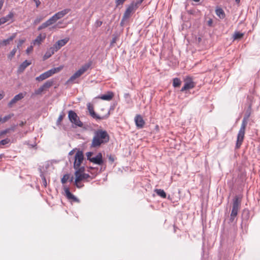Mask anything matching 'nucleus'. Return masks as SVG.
Instances as JSON below:
<instances>
[{"instance_id": "f03ea898", "label": "nucleus", "mask_w": 260, "mask_h": 260, "mask_svg": "<svg viewBox=\"0 0 260 260\" xmlns=\"http://www.w3.org/2000/svg\"><path fill=\"white\" fill-rule=\"evenodd\" d=\"M70 11V9H66L61 11H59L54 15H53L51 17H50L48 20H47L45 22L43 23L38 28V30H42L44 29L48 26L51 25L55 23L58 20L63 18L66 14H67Z\"/></svg>"}, {"instance_id": "c03bdc74", "label": "nucleus", "mask_w": 260, "mask_h": 260, "mask_svg": "<svg viewBox=\"0 0 260 260\" xmlns=\"http://www.w3.org/2000/svg\"><path fill=\"white\" fill-rule=\"evenodd\" d=\"M103 22L100 20H97L95 23V25L96 27H99L102 25Z\"/></svg>"}, {"instance_id": "5701e85b", "label": "nucleus", "mask_w": 260, "mask_h": 260, "mask_svg": "<svg viewBox=\"0 0 260 260\" xmlns=\"http://www.w3.org/2000/svg\"><path fill=\"white\" fill-rule=\"evenodd\" d=\"M114 96V94L112 92H108L106 94H104L100 96L99 98L106 101H110Z\"/></svg>"}, {"instance_id": "c85d7f7f", "label": "nucleus", "mask_w": 260, "mask_h": 260, "mask_svg": "<svg viewBox=\"0 0 260 260\" xmlns=\"http://www.w3.org/2000/svg\"><path fill=\"white\" fill-rule=\"evenodd\" d=\"M243 36V33H241L240 32H235L233 36V38L234 40H238L242 38Z\"/></svg>"}, {"instance_id": "58836bf2", "label": "nucleus", "mask_w": 260, "mask_h": 260, "mask_svg": "<svg viewBox=\"0 0 260 260\" xmlns=\"http://www.w3.org/2000/svg\"><path fill=\"white\" fill-rule=\"evenodd\" d=\"M11 128H7L1 132V134L3 136L11 132Z\"/></svg>"}, {"instance_id": "79ce46f5", "label": "nucleus", "mask_w": 260, "mask_h": 260, "mask_svg": "<svg viewBox=\"0 0 260 260\" xmlns=\"http://www.w3.org/2000/svg\"><path fill=\"white\" fill-rule=\"evenodd\" d=\"M92 155V153L91 152H88L86 153V156H87V159L89 160L90 161V160H91V158H92V157H91Z\"/></svg>"}, {"instance_id": "412c9836", "label": "nucleus", "mask_w": 260, "mask_h": 260, "mask_svg": "<svg viewBox=\"0 0 260 260\" xmlns=\"http://www.w3.org/2000/svg\"><path fill=\"white\" fill-rule=\"evenodd\" d=\"M51 77V75L49 72V71L41 74L39 76L36 77V80L38 81H42L49 77Z\"/></svg>"}, {"instance_id": "9b49d317", "label": "nucleus", "mask_w": 260, "mask_h": 260, "mask_svg": "<svg viewBox=\"0 0 260 260\" xmlns=\"http://www.w3.org/2000/svg\"><path fill=\"white\" fill-rule=\"evenodd\" d=\"M138 7V4H136L134 2L132 3L126 9L123 16L122 20H124L128 18L131 14L134 12Z\"/></svg>"}, {"instance_id": "4468645a", "label": "nucleus", "mask_w": 260, "mask_h": 260, "mask_svg": "<svg viewBox=\"0 0 260 260\" xmlns=\"http://www.w3.org/2000/svg\"><path fill=\"white\" fill-rule=\"evenodd\" d=\"M135 121L137 127L139 128H143L145 124V121L140 115H137L135 116Z\"/></svg>"}, {"instance_id": "864d4df0", "label": "nucleus", "mask_w": 260, "mask_h": 260, "mask_svg": "<svg viewBox=\"0 0 260 260\" xmlns=\"http://www.w3.org/2000/svg\"><path fill=\"white\" fill-rule=\"evenodd\" d=\"M60 24H61V22H58L57 23V24L56 25H54V26H53L52 28H55L58 25Z\"/></svg>"}, {"instance_id": "603ef678", "label": "nucleus", "mask_w": 260, "mask_h": 260, "mask_svg": "<svg viewBox=\"0 0 260 260\" xmlns=\"http://www.w3.org/2000/svg\"><path fill=\"white\" fill-rule=\"evenodd\" d=\"M212 24V19H210L208 21V25L209 26H211Z\"/></svg>"}, {"instance_id": "49530a36", "label": "nucleus", "mask_w": 260, "mask_h": 260, "mask_svg": "<svg viewBox=\"0 0 260 260\" xmlns=\"http://www.w3.org/2000/svg\"><path fill=\"white\" fill-rule=\"evenodd\" d=\"M25 41V39L20 40L17 45V47L19 48V47H20L24 43Z\"/></svg>"}, {"instance_id": "e433bc0d", "label": "nucleus", "mask_w": 260, "mask_h": 260, "mask_svg": "<svg viewBox=\"0 0 260 260\" xmlns=\"http://www.w3.org/2000/svg\"><path fill=\"white\" fill-rule=\"evenodd\" d=\"M44 19L43 17H37L35 20H34V24H38L39 23H40L41 21H42L43 20V19Z\"/></svg>"}, {"instance_id": "8fccbe9b", "label": "nucleus", "mask_w": 260, "mask_h": 260, "mask_svg": "<svg viewBox=\"0 0 260 260\" xmlns=\"http://www.w3.org/2000/svg\"><path fill=\"white\" fill-rule=\"evenodd\" d=\"M4 3V0H0V10L2 9Z\"/></svg>"}, {"instance_id": "052dcab7", "label": "nucleus", "mask_w": 260, "mask_h": 260, "mask_svg": "<svg viewBox=\"0 0 260 260\" xmlns=\"http://www.w3.org/2000/svg\"><path fill=\"white\" fill-rule=\"evenodd\" d=\"M44 184H45V186H46L47 182H46V180L45 179H44Z\"/></svg>"}, {"instance_id": "423d86ee", "label": "nucleus", "mask_w": 260, "mask_h": 260, "mask_svg": "<svg viewBox=\"0 0 260 260\" xmlns=\"http://www.w3.org/2000/svg\"><path fill=\"white\" fill-rule=\"evenodd\" d=\"M87 106L88 110L91 116L96 120H102L107 119L110 115V112L107 111H106L105 113L96 114L94 111V107L93 105L91 104V103H88Z\"/></svg>"}, {"instance_id": "6e6d98bb", "label": "nucleus", "mask_w": 260, "mask_h": 260, "mask_svg": "<svg viewBox=\"0 0 260 260\" xmlns=\"http://www.w3.org/2000/svg\"><path fill=\"white\" fill-rule=\"evenodd\" d=\"M4 98V94L3 93H0V100H2Z\"/></svg>"}, {"instance_id": "20e7f679", "label": "nucleus", "mask_w": 260, "mask_h": 260, "mask_svg": "<svg viewBox=\"0 0 260 260\" xmlns=\"http://www.w3.org/2000/svg\"><path fill=\"white\" fill-rule=\"evenodd\" d=\"M91 65V62L86 63L82 66L77 71H76L68 80V83H78V79L87 72Z\"/></svg>"}, {"instance_id": "b1692460", "label": "nucleus", "mask_w": 260, "mask_h": 260, "mask_svg": "<svg viewBox=\"0 0 260 260\" xmlns=\"http://www.w3.org/2000/svg\"><path fill=\"white\" fill-rule=\"evenodd\" d=\"M31 64V62L28 61L27 60H25L23 61L19 67L18 72H22L26 68H27L28 66Z\"/></svg>"}, {"instance_id": "c9c22d12", "label": "nucleus", "mask_w": 260, "mask_h": 260, "mask_svg": "<svg viewBox=\"0 0 260 260\" xmlns=\"http://www.w3.org/2000/svg\"><path fill=\"white\" fill-rule=\"evenodd\" d=\"M44 90H45V89L43 87V86H41L39 88H38L37 90L35 91V94H41Z\"/></svg>"}, {"instance_id": "7ed1b4c3", "label": "nucleus", "mask_w": 260, "mask_h": 260, "mask_svg": "<svg viewBox=\"0 0 260 260\" xmlns=\"http://www.w3.org/2000/svg\"><path fill=\"white\" fill-rule=\"evenodd\" d=\"M249 109L250 108L249 107ZM250 109L248 110L247 112L246 115L243 118V119L242 120V122L241 125V127L240 128V130L238 132V136H237V143H236V148H239L242 145L244 138V135L245 133V128L246 127V125L247 124V120L249 118V117L250 116Z\"/></svg>"}, {"instance_id": "cd10ccee", "label": "nucleus", "mask_w": 260, "mask_h": 260, "mask_svg": "<svg viewBox=\"0 0 260 260\" xmlns=\"http://www.w3.org/2000/svg\"><path fill=\"white\" fill-rule=\"evenodd\" d=\"M181 84L180 79L175 78L173 79V85L174 87H179Z\"/></svg>"}, {"instance_id": "ddd939ff", "label": "nucleus", "mask_w": 260, "mask_h": 260, "mask_svg": "<svg viewBox=\"0 0 260 260\" xmlns=\"http://www.w3.org/2000/svg\"><path fill=\"white\" fill-rule=\"evenodd\" d=\"M69 38H66L63 39L58 40L53 45L52 48L57 52L62 47L64 46L69 42Z\"/></svg>"}, {"instance_id": "5fc2aeb1", "label": "nucleus", "mask_w": 260, "mask_h": 260, "mask_svg": "<svg viewBox=\"0 0 260 260\" xmlns=\"http://www.w3.org/2000/svg\"><path fill=\"white\" fill-rule=\"evenodd\" d=\"M25 123V122H23L22 121L20 124H19V125L21 126H22L23 125H24V124Z\"/></svg>"}, {"instance_id": "1a4fd4ad", "label": "nucleus", "mask_w": 260, "mask_h": 260, "mask_svg": "<svg viewBox=\"0 0 260 260\" xmlns=\"http://www.w3.org/2000/svg\"><path fill=\"white\" fill-rule=\"evenodd\" d=\"M84 167H81L80 169L76 170L75 172L76 177L75 182L83 181L90 177V176L88 174L84 173Z\"/></svg>"}, {"instance_id": "a19ab883", "label": "nucleus", "mask_w": 260, "mask_h": 260, "mask_svg": "<svg viewBox=\"0 0 260 260\" xmlns=\"http://www.w3.org/2000/svg\"><path fill=\"white\" fill-rule=\"evenodd\" d=\"M81 181H78V182H75V185L78 187V188H81L83 186V184L82 183H81Z\"/></svg>"}, {"instance_id": "a18cd8bd", "label": "nucleus", "mask_w": 260, "mask_h": 260, "mask_svg": "<svg viewBox=\"0 0 260 260\" xmlns=\"http://www.w3.org/2000/svg\"><path fill=\"white\" fill-rule=\"evenodd\" d=\"M33 50V47L32 46H30L29 47H28L26 50V53L29 54L30 52H32Z\"/></svg>"}, {"instance_id": "aec40b11", "label": "nucleus", "mask_w": 260, "mask_h": 260, "mask_svg": "<svg viewBox=\"0 0 260 260\" xmlns=\"http://www.w3.org/2000/svg\"><path fill=\"white\" fill-rule=\"evenodd\" d=\"M16 36V34H13L10 38L4 40L0 41V47L4 46H6L10 43Z\"/></svg>"}, {"instance_id": "6ab92c4d", "label": "nucleus", "mask_w": 260, "mask_h": 260, "mask_svg": "<svg viewBox=\"0 0 260 260\" xmlns=\"http://www.w3.org/2000/svg\"><path fill=\"white\" fill-rule=\"evenodd\" d=\"M64 191L66 194V197L69 200H72L74 201H77L78 199L70 192V189L67 187H64Z\"/></svg>"}, {"instance_id": "473e14b6", "label": "nucleus", "mask_w": 260, "mask_h": 260, "mask_svg": "<svg viewBox=\"0 0 260 260\" xmlns=\"http://www.w3.org/2000/svg\"><path fill=\"white\" fill-rule=\"evenodd\" d=\"M16 51H17V49L16 48H14L11 51V52H10L9 55H8V58L10 59H11L13 57V56L15 55V53H16Z\"/></svg>"}, {"instance_id": "393cba45", "label": "nucleus", "mask_w": 260, "mask_h": 260, "mask_svg": "<svg viewBox=\"0 0 260 260\" xmlns=\"http://www.w3.org/2000/svg\"><path fill=\"white\" fill-rule=\"evenodd\" d=\"M63 67H64L63 66H60L58 67L54 68L51 69V70H49V72L51 76L52 75L61 71L63 69Z\"/></svg>"}, {"instance_id": "2f4dec72", "label": "nucleus", "mask_w": 260, "mask_h": 260, "mask_svg": "<svg viewBox=\"0 0 260 260\" xmlns=\"http://www.w3.org/2000/svg\"><path fill=\"white\" fill-rule=\"evenodd\" d=\"M70 178V175L69 174H65L63 175V177L61 179V182L62 184H65L67 181L69 180Z\"/></svg>"}, {"instance_id": "2eb2a0df", "label": "nucleus", "mask_w": 260, "mask_h": 260, "mask_svg": "<svg viewBox=\"0 0 260 260\" xmlns=\"http://www.w3.org/2000/svg\"><path fill=\"white\" fill-rule=\"evenodd\" d=\"M14 14L13 12H10L7 16L5 17H3L0 18V25L7 22L9 21H11V22L13 21V17Z\"/></svg>"}, {"instance_id": "09e8293b", "label": "nucleus", "mask_w": 260, "mask_h": 260, "mask_svg": "<svg viewBox=\"0 0 260 260\" xmlns=\"http://www.w3.org/2000/svg\"><path fill=\"white\" fill-rule=\"evenodd\" d=\"M109 160L111 161V163H113L114 161V158L111 156V155H110L109 156Z\"/></svg>"}, {"instance_id": "7c9ffc66", "label": "nucleus", "mask_w": 260, "mask_h": 260, "mask_svg": "<svg viewBox=\"0 0 260 260\" xmlns=\"http://www.w3.org/2000/svg\"><path fill=\"white\" fill-rule=\"evenodd\" d=\"M14 116L13 114H10L9 115H7L4 117L3 118H2V122L5 123L8 121L10 119H11L13 116Z\"/></svg>"}, {"instance_id": "a211bd4d", "label": "nucleus", "mask_w": 260, "mask_h": 260, "mask_svg": "<svg viewBox=\"0 0 260 260\" xmlns=\"http://www.w3.org/2000/svg\"><path fill=\"white\" fill-rule=\"evenodd\" d=\"M46 38V34H40L39 36H37V37L36 38V39L33 41V44L34 45H40L42 42H43V41Z\"/></svg>"}, {"instance_id": "ea45409f", "label": "nucleus", "mask_w": 260, "mask_h": 260, "mask_svg": "<svg viewBox=\"0 0 260 260\" xmlns=\"http://www.w3.org/2000/svg\"><path fill=\"white\" fill-rule=\"evenodd\" d=\"M125 0H116L115 2L116 7H118L119 5H122Z\"/></svg>"}, {"instance_id": "37998d69", "label": "nucleus", "mask_w": 260, "mask_h": 260, "mask_svg": "<svg viewBox=\"0 0 260 260\" xmlns=\"http://www.w3.org/2000/svg\"><path fill=\"white\" fill-rule=\"evenodd\" d=\"M117 39L118 37L117 36H114L111 41V45H113V44L116 42Z\"/></svg>"}, {"instance_id": "f704fd0d", "label": "nucleus", "mask_w": 260, "mask_h": 260, "mask_svg": "<svg viewBox=\"0 0 260 260\" xmlns=\"http://www.w3.org/2000/svg\"><path fill=\"white\" fill-rule=\"evenodd\" d=\"M10 142V140L8 138H6L0 141V145H5L8 144Z\"/></svg>"}, {"instance_id": "13d9d810", "label": "nucleus", "mask_w": 260, "mask_h": 260, "mask_svg": "<svg viewBox=\"0 0 260 260\" xmlns=\"http://www.w3.org/2000/svg\"><path fill=\"white\" fill-rule=\"evenodd\" d=\"M235 2L238 5H239L240 4V0H235Z\"/></svg>"}, {"instance_id": "3c124183", "label": "nucleus", "mask_w": 260, "mask_h": 260, "mask_svg": "<svg viewBox=\"0 0 260 260\" xmlns=\"http://www.w3.org/2000/svg\"><path fill=\"white\" fill-rule=\"evenodd\" d=\"M144 0H139L137 2L135 3L136 4H138V6H139L143 1Z\"/></svg>"}, {"instance_id": "39448f33", "label": "nucleus", "mask_w": 260, "mask_h": 260, "mask_svg": "<svg viewBox=\"0 0 260 260\" xmlns=\"http://www.w3.org/2000/svg\"><path fill=\"white\" fill-rule=\"evenodd\" d=\"M91 65V62L86 63L82 66L77 71H76L68 80V83H78V79L87 72Z\"/></svg>"}, {"instance_id": "f8f14e48", "label": "nucleus", "mask_w": 260, "mask_h": 260, "mask_svg": "<svg viewBox=\"0 0 260 260\" xmlns=\"http://www.w3.org/2000/svg\"><path fill=\"white\" fill-rule=\"evenodd\" d=\"M184 82V85L181 89V91L182 92L192 89L195 86V83L194 82H193L192 79L190 77H187L185 79Z\"/></svg>"}, {"instance_id": "bf43d9fd", "label": "nucleus", "mask_w": 260, "mask_h": 260, "mask_svg": "<svg viewBox=\"0 0 260 260\" xmlns=\"http://www.w3.org/2000/svg\"><path fill=\"white\" fill-rule=\"evenodd\" d=\"M73 153V150L70 152L69 155H72Z\"/></svg>"}, {"instance_id": "f3484780", "label": "nucleus", "mask_w": 260, "mask_h": 260, "mask_svg": "<svg viewBox=\"0 0 260 260\" xmlns=\"http://www.w3.org/2000/svg\"><path fill=\"white\" fill-rule=\"evenodd\" d=\"M90 161L99 165H101L103 162V156L101 153H99L95 157H92Z\"/></svg>"}, {"instance_id": "9d476101", "label": "nucleus", "mask_w": 260, "mask_h": 260, "mask_svg": "<svg viewBox=\"0 0 260 260\" xmlns=\"http://www.w3.org/2000/svg\"><path fill=\"white\" fill-rule=\"evenodd\" d=\"M68 116L72 123L80 127L83 126V123L80 121L79 117L74 111L72 110L69 111Z\"/></svg>"}, {"instance_id": "e2e57ef3", "label": "nucleus", "mask_w": 260, "mask_h": 260, "mask_svg": "<svg viewBox=\"0 0 260 260\" xmlns=\"http://www.w3.org/2000/svg\"><path fill=\"white\" fill-rule=\"evenodd\" d=\"M1 120H2V118L0 117V122H2Z\"/></svg>"}, {"instance_id": "4d7b16f0", "label": "nucleus", "mask_w": 260, "mask_h": 260, "mask_svg": "<svg viewBox=\"0 0 260 260\" xmlns=\"http://www.w3.org/2000/svg\"><path fill=\"white\" fill-rule=\"evenodd\" d=\"M9 128H11V131L14 132L15 131V126L10 127Z\"/></svg>"}, {"instance_id": "4c0bfd02", "label": "nucleus", "mask_w": 260, "mask_h": 260, "mask_svg": "<svg viewBox=\"0 0 260 260\" xmlns=\"http://www.w3.org/2000/svg\"><path fill=\"white\" fill-rule=\"evenodd\" d=\"M106 111L109 112V111L107 108L102 106L100 108L99 113H105Z\"/></svg>"}, {"instance_id": "6e6552de", "label": "nucleus", "mask_w": 260, "mask_h": 260, "mask_svg": "<svg viewBox=\"0 0 260 260\" xmlns=\"http://www.w3.org/2000/svg\"><path fill=\"white\" fill-rule=\"evenodd\" d=\"M84 160V155L82 151L78 150L74 157V168L75 170L80 169Z\"/></svg>"}, {"instance_id": "4be33fe9", "label": "nucleus", "mask_w": 260, "mask_h": 260, "mask_svg": "<svg viewBox=\"0 0 260 260\" xmlns=\"http://www.w3.org/2000/svg\"><path fill=\"white\" fill-rule=\"evenodd\" d=\"M56 51L52 47H50L45 53L43 56V60H46L52 56Z\"/></svg>"}, {"instance_id": "a878e982", "label": "nucleus", "mask_w": 260, "mask_h": 260, "mask_svg": "<svg viewBox=\"0 0 260 260\" xmlns=\"http://www.w3.org/2000/svg\"><path fill=\"white\" fill-rule=\"evenodd\" d=\"M216 14L221 19H223L225 17V13L221 8H218L215 11Z\"/></svg>"}, {"instance_id": "bb28decb", "label": "nucleus", "mask_w": 260, "mask_h": 260, "mask_svg": "<svg viewBox=\"0 0 260 260\" xmlns=\"http://www.w3.org/2000/svg\"><path fill=\"white\" fill-rule=\"evenodd\" d=\"M155 192L158 196L162 197V198H166V193L164 190L161 189H156L155 190Z\"/></svg>"}, {"instance_id": "0eeeda50", "label": "nucleus", "mask_w": 260, "mask_h": 260, "mask_svg": "<svg viewBox=\"0 0 260 260\" xmlns=\"http://www.w3.org/2000/svg\"><path fill=\"white\" fill-rule=\"evenodd\" d=\"M241 200L238 196H236L233 200L232 210L231 213L230 220L233 222L238 214V212L240 208Z\"/></svg>"}, {"instance_id": "c756f323", "label": "nucleus", "mask_w": 260, "mask_h": 260, "mask_svg": "<svg viewBox=\"0 0 260 260\" xmlns=\"http://www.w3.org/2000/svg\"><path fill=\"white\" fill-rule=\"evenodd\" d=\"M53 85V81H47L42 86L45 89V90L49 88Z\"/></svg>"}, {"instance_id": "f257e3e1", "label": "nucleus", "mask_w": 260, "mask_h": 260, "mask_svg": "<svg viewBox=\"0 0 260 260\" xmlns=\"http://www.w3.org/2000/svg\"><path fill=\"white\" fill-rule=\"evenodd\" d=\"M109 141V136L108 133L102 129L95 131L93 137L90 147L97 148L102 145L107 143Z\"/></svg>"}, {"instance_id": "dca6fc26", "label": "nucleus", "mask_w": 260, "mask_h": 260, "mask_svg": "<svg viewBox=\"0 0 260 260\" xmlns=\"http://www.w3.org/2000/svg\"><path fill=\"white\" fill-rule=\"evenodd\" d=\"M24 96V94L23 93H20L16 95L13 99H12L8 104L9 107H12L13 105L15 104L18 101L21 100Z\"/></svg>"}, {"instance_id": "de8ad7c7", "label": "nucleus", "mask_w": 260, "mask_h": 260, "mask_svg": "<svg viewBox=\"0 0 260 260\" xmlns=\"http://www.w3.org/2000/svg\"><path fill=\"white\" fill-rule=\"evenodd\" d=\"M36 4V7H39L41 5V2L40 0H32Z\"/></svg>"}, {"instance_id": "680f3d73", "label": "nucleus", "mask_w": 260, "mask_h": 260, "mask_svg": "<svg viewBox=\"0 0 260 260\" xmlns=\"http://www.w3.org/2000/svg\"><path fill=\"white\" fill-rule=\"evenodd\" d=\"M194 2H199L200 0H193Z\"/></svg>"}, {"instance_id": "72a5a7b5", "label": "nucleus", "mask_w": 260, "mask_h": 260, "mask_svg": "<svg viewBox=\"0 0 260 260\" xmlns=\"http://www.w3.org/2000/svg\"><path fill=\"white\" fill-rule=\"evenodd\" d=\"M65 116V114L64 113H62L60 114L57 120V124H60L61 122L62 121V119H63L64 117Z\"/></svg>"}]
</instances>
